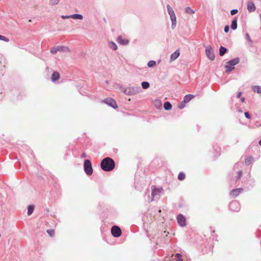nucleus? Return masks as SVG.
<instances>
[{
  "instance_id": "1a4fd4ad",
  "label": "nucleus",
  "mask_w": 261,
  "mask_h": 261,
  "mask_svg": "<svg viewBox=\"0 0 261 261\" xmlns=\"http://www.w3.org/2000/svg\"><path fill=\"white\" fill-rule=\"evenodd\" d=\"M111 233L114 237L118 238L121 236L122 231L119 227L113 226L111 228Z\"/></svg>"
},
{
  "instance_id": "412c9836",
  "label": "nucleus",
  "mask_w": 261,
  "mask_h": 261,
  "mask_svg": "<svg viewBox=\"0 0 261 261\" xmlns=\"http://www.w3.org/2000/svg\"><path fill=\"white\" fill-rule=\"evenodd\" d=\"M164 108L166 111L170 110L172 109V105L169 101H166L164 104Z\"/></svg>"
},
{
  "instance_id": "dca6fc26",
  "label": "nucleus",
  "mask_w": 261,
  "mask_h": 261,
  "mask_svg": "<svg viewBox=\"0 0 261 261\" xmlns=\"http://www.w3.org/2000/svg\"><path fill=\"white\" fill-rule=\"evenodd\" d=\"M60 74L58 72L54 71L51 75V80L52 82H56L60 78Z\"/></svg>"
},
{
  "instance_id": "aec40b11",
  "label": "nucleus",
  "mask_w": 261,
  "mask_h": 261,
  "mask_svg": "<svg viewBox=\"0 0 261 261\" xmlns=\"http://www.w3.org/2000/svg\"><path fill=\"white\" fill-rule=\"evenodd\" d=\"M254 161V158L252 156H250L246 159L245 164L246 166H249Z\"/></svg>"
},
{
  "instance_id": "39448f33",
  "label": "nucleus",
  "mask_w": 261,
  "mask_h": 261,
  "mask_svg": "<svg viewBox=\"0 0 261 261\" xmlns=\"http://www.w3.org/2000/svg\"><path fill=\"white\" fill-rule=\"evenodd\" d=\"M84 170L87 175H91L93 173L92 164L89 160H85L84 163Z\"/></svg>"
},
{
  "instance_id": "a18cd8bd",
  "label": "nucleus",
  "mask_w": 261,
  "mask_h": 261,
  "mask_svg": "<svg viewBox=\"0 0 261 261\" xmlns=\"http://www.w3.org/2000/svg\"><path fill=\"white\" fill-rule=\"evenodd\" d=\"M86 157H87V154H86V153H85V152L82 153V154H81V158H86Z\"/></svg>"
},
{
  "instance_id": "a878e982",
  "label": "nucleus",
  "mask_w": 261,
  "mask_h": 261,
  "mask_svg": "<svg viewBox=\"0 0 261 261\" xmlns=\"http://www.w3.org/2000/svg\"><path fill=\"white\" fill-rule=\"evenodd\" d=\"M34 206L33 205H30L28 207V215L30 216L34 212Z\"/></svg>"
},
{
  "instance_id": "473e14b6",
  "label": "nucleus",
  "mask_w": 261,
  "mask_h": 261,
  "mask_svg": "<svg viewBox=\"0 0 261 261\" xmlns=\"http://www.w3.org/2000/svg\"><path fill=\"white\" fill-rule=\"evenodd\" d=\"M156 65V62L153 60L150 61L148 62L147 66L149 67H153Z\"/></svg>"
},
{
  "instance_id": "4c0bfd02",
  "label": "nucleus",
  "mask_w": 261,
  "mask_h": 261,
  "mask_svg": "<svg viewBox=\"0 0 261 261\" xmlns=\"http://www.w3.org/2000/svg\"><path fill=\"white\" fill-rule=\"evenodd\" d=\"M50 52L53 54H56L57 52H58V50H57V47H52L50 50Z\"/></svg>"
},
{
  "instance_id": "de8ad7c7",
  "label": "nucleus",
  "mask_w": 261,
  "mask_h": 261,
  "mask_svg": "<svg viewBox=\"0 0 261 261\" xmlns=\"http://www.w3.org/2000/svg\"><path fill=\"white\" fill-rule=\"evenodd\" d=\"M241 102H244L245 100V98L244 97H242L241 99Z\"/></svg>"
},
{
  "instance_id": "4be33fe9",
  "label": "nucleus",
  "mask_w": 261,
  "mask_h": 261,
  "mask_svg": "<svg viewBox=\"0 0 261 261\" xmlns=\"http://www.w3.org/2000/svg\"><path fill=\"white\" fill-rule=\"evenodd\" d=\"M154 105L155 106V107L158 109H160L161 108H162V103H161V101L159 99H155L154 102Z\"/></svg>"
},
{
  "instance_id": "09e8293b",
  "label": "nucleus",
  "mask_w": 261,
  "mask_h": 261,
  "mask_svg": "<svg viewBox=\"0 0 261 261\" xmlns=\"http://www.w3.org/2000/svg\"><path fill=\"white\" fill-rule=\"evenodd\" d=\"M258 144L260 146H261V139L259 141Z\"/></svg>"
},
{
  "instance_id": "2f4dec72",
  "label": "nucleus",
  "mask_w": 261,
  "mask_h": 261,
  "mask_svg": "<svg viewBox=\"0 0 261 261\" xmlns=\"http://www.w3.org/2000/svg\"><path fill=\"white\" fill-rule=\"evenodd\" d=\"M245 39L248 41L249 44L250 45H252V40L250 38V36L248 33H246L245 34Z\"/></svg>"
},
{
  "instance_id": "5701e85b",
  "label": "nucleus",
  "mask_w": 261,
  "mask_h": 261,
  "mask_svg": "<svg viewBox=\"0 0 261 261\" xmlns=\"http://www.w3.org/2000/svg\"><path fill=\"white\" fill-rule=\"evenodd\" d=\"M252 89L254 92L260 93L261 94V86L257 85L253 86Z\"/></svg>"
},
{
  "instance_id": "7c9ffc66",
  "label": "nucleus",
  "mask_w": 261,
  "mask_h": 261,
  "mask_svg": "<svg viewBox=\"0 0 261 261\" xmlns=\"http://www.w3.org/2000/svg\"><path fill=\"white\" fill-rule=\"evenodd\" d=\"M185 11L187 13L189 14H194L195 13V11L190 7H186Z\"/></svg>"
},
{
  "instance_id": "393cba45",
  "label": "nucleus",
  "mask_w": 261,
  "mask_h": 261,
  "mask_svg": "<svg viewBox=\"0 0 261 261\" xmlns=\"http://www.w3.org/2000/svg\"><path fill=\"white\" fill-rule=\"evenodd\" d=\"M109 46L110 48L114 50H116L117 49V46L115 43L113 41H110L109 43Z\"/></svg>"
},
{
  "instance_id": "cd10ccee",
  "label": "nucleus",
  "mask_w": 261,
  "mask_h": 261,
  "mask_svg": "<svg viewBox=\"0 0 261 261\" xmlns=\"http://www.w3.org/2000/svg\"><path fill=\"white\" fill-rule=\"evenodd\" d=\"M58 51H65L68 50L67 47L64 46H57Z\"/></svg>"
},
{
  "instance_id": "f257e3e1",
  "label": "nucleus",
  "mask_w": 261,
  "mask_h": 261,
  "mask_svg": "<svg viewBox=\"0 0 261 261\" xmlns=\"http://www.w3.org/2000/svg\"><path fill=\"white\" fill-rule=\"evenodd\" d=\"M115 167L114 161L109 157L103 159L100 163V167L105 171H111L114 169Z\"/></svg>"
},
{
  "instance_id": "a19ab883",
  "label": "nucleus",
  "mask_w": 261,
  "mask_h": 261,
  "mask_svg": "<svg viewBox=\"0 0 261 261\" xmlns=\"http://www.w3.org/2000/svg\"><path fill=\"white\" fill-rule=\"evenodd\" d=\"M238 12V10L237 9H232L230 11V14L231 15H234L236 14Z\"/></svg>"
},
{
  "instance_id": "4468645a",
  "label": "nucleus",
  "mask_w": 261,
  "mask_h": 261,
  "mask_svg": "<svg viewBox=\"0 0 261 261\" xmlns=\"http://www.w3.org/2000/svg\"><path fill=\"white\" fill-rule=\"evenodd\" d=\"M170 17L171 20V28L174 29L176 25V17L175 14L174 15H170Z\"/></svg>"
},
{
  "instance_id": "bb28decb",
  "label": "nucleus",
  "mask_w": 261,
  "mask_h": 261,
  "mask_svg": "<svg viewBox=\"0 0 261 261\" xmlns=\"http://www.w3.org/2000/svg\"><path fill=\"white\" fill-rule=\"evenodd\" d=\"M167 9L169 15H172L175 14L174 11L173 9L171 8V7L169 5H167Z\"/></svg>"
},
{
  "instance_id": "e433bc0d",
  "label": "nucleus",
  "mask_w": 261,
  "mask_h": 261,
  "mask_svg": "<svg viewBox=\"0 0 261 261\" xmlns=\"http://www.w3.org/2000/svg\"><path fill=\"white\" fill-rule=\"evenodd\" d=\"M186 103L184 102V100H183L181 102H180L178 104V108L179 109H182L185 107Z\"/></svg>"
},
{
  "instance_id": "2eb2a0df",
  "label": "nucleus",
  "mask_w": 261,
  "mask_h": 261,
  "mask_svg": "<svg viewBox=\"0 0 261 261\" xmlns=\"http://www.w3.org/2000/svg\"><path fill=\"white\" fill-rule=\"evenodd\" d=\"M180 53L178 49L175 50L173 53L170 56V60L171 61H174L176 60L179 56Z\"/></svg>"
},
{
  "instance_id": "79ce46f5",
  "label": "nucleus",
  "mask_w": 261,
  "mask_h": 261,
  "mask_svg": "<svg viewBox=\"0 0 261 261\" xmlns=\"http://www.w3.org/2000/svg\"><path fill=\"white\" fill-rule=\"evenodd\" d=\"M245 116L247 119H250L251 116L248 112H246L244 113Z\"/></svg>"
},
{
  "instance_id": "ea45409f",
  "label": "nucleus",
  "mask_w": 261,
  "mask_h": 261,
  "mask_svg": "<svg viewBox=\"0 0 261 261\" xmlns=\"http://www.w3.org/2000/svg\"><path fill=\"white\" fill-rule=\"evenodd\" d=\"M243 174V172L242 170H240L238 172V175L236 177V180L237 181L242 176Z\"/></svg>"
},
{
  "instance_id": "f03ea898",
  "label": "nucleus",
  "mask_w": 261,
  "mask_h": 261,
  "mask_svg": "<svg viewBox=\"0 0 261 261\" xmlns=\"http://www.w3.org/2000/svg\"><path fill=\"white\" fill-rule=\"evenodd\" d=\"M120 89L123 93L128 96L136 95L141 91V88L140 86H132L125 88L123 86L120 85Z\"/></svg>"
},
{
  "instance_id": "f3484780",
  "label": "nucleus",
  "mask_w": 261,
  "mask_h": 261,
  "mask_svg": "<svg viewBox=\"0 0 261 261\" xmlns=\"http://www.w3.org/2000/svg\"><path fill=\"white\" fill-rule=\"evenodd\" d=\"M237 20L238 18L237 17H234L232 20L231 24V29L232 30H236L237 29L238 24H237Z\"/></svg>"
},
{
  "instance_id": "c85d7f7f",
  "label": "nucleus",
  "mask_w": 261,
  "mask_h": 261,
  "mask_svg": "<svg viewBox=\"0 0 261 261\" xmlns=\"http://www.w3.org/2000/svg\"><path fill=\"white\" fill-rule=\"evenodd\" d=\"M141 86L143 89H146L149 87L150 84L148 82H142Z\"/></svg>"
},
{
  "instance_id": "a211bd4d",
  "label": "nucleus",
  "mask_w": 261,
  "mask_h": 261,
  "mask_svg": "<svg viewBox=\"0 0 261 261\" xmlns=\"http://www.w3.org/2000/svg\"><path fill=\"white\" fill-rule=\"evenodd\" d=\"M194 95L192 94H187L184 97V102L188 103L189 102L193 97Z\"/></svg>"
},
{
  "instance_id": "0eeeda50",
  "label": "nucleus",
  "mask_w": 261,
  "mask_h": 261,
  "mask_svg": "<svg viewBox=\"0 0 261 261\" xmlns=\"http://www.w3.org/2000/svg\"><path fill=\"white\" fill-rule=\"evenodd\" d=\"M101 102L107 104L114 109H116L118 108L116 101L112 98H107L102 100Z\"/></svg>"
},
{
  "instance_id": "c9c22d12",
  "label": "nucleus",
  "mask_w": 261,
  "mask_h": 261,
  "mask_svg": "<svg viewBox=\"0 0 261 261\" xmlns=\"http://www.w3.org/2000/svg\"><path fill=\"white\" fill-rule=\"evenodd\" d=\"M175 257L177 258L176 261H182V255L180 253H176L175 254Z\"/></svg>"
},
{
  "instance_id": "49530a36",
  "label": "nucleus",
  "mask_w": 261,
  "mask_h": 261,
  "mask_svg": "<svg viewBox=\"0 0 261 261\" xmlns=\"http://www.w3.org/2000/svg\"><path fill=\"white\" fill-rule=\"evenodd\" d=\"M241 94H242V92H239L238 93V94H237V97L238 98H239V97L241 96Z\"/></svg>"
},
{
  "instance_id": "8fccbe9b",
  "label": "nucleus",
  "mask_w": 261,
  "mask_h": 261,
  "mask_svg": "<svg viewBox=\"0 0 261 261\" xmlns=\"http://www.w3.org/2000/svg\"><path fill=\"white\" fill-rule=\"evenodd\" d=\"M106 83L107 84H109V81H106Z\"/></svg>"
},
{
  "instance_id": "c03bdc74",
  "label": "nucleus",
  "mask_w": 261,
  "mask_h": 261,
  "mask_svg": "<svg viewBox=\"0 0 261 261\" xmlns=\"http://www.w3.org/2000/svg\"><path fill=\"white\" fill-rule=\"evenodd\" d=\"M61 17L63 19L71 18V15H62Z\"/></svg>"
},
{
  "instance_id": "20e7f679",
  "label": "nucleus",
  "mask_w": 261,
  "mask_h": 261,
  "mask_svg": "<svg viewBox=\"0 0 261 261\" xmlns=\"http://www.w3.org/2000/svg\"><path fill=\"white\" fill-rule=\"evenodd\" d=\"M239 62L240 59L238 57L232 59L228 61L225 66L226 72L229 73L230 72L232 71L234 69V66L238 64L239 63Z\"/></svg>"
},
{
  "instance_id": "f8f14e48",
  "label": "nucleus",
  "mask_w": 261,
  "mask_h": 261,
  "mask_svg": "<svg viewBox=\"0 0 261 261\" xmlns=\"http://www.w3.org/2000/svg\"><path fill=\"white\" fill-rule=\"evenodd\" d=\"M243 189L241 188L232 189L230 192V195L233 197H236L239 195V194L243 191Z\"/></svg>"
},
{
  "instance_id": "58836bf2",
  "label": "nucleus",
  "mask_w": 261,
  "mask_h": 261,
  "mask_svg": "<svg viewBox=\"0 0 261 261\" xmlns=\"http://www.w3.org/2000/svg\"><path fill=\"white\" fill-rule=\"evenodd\" d=\"M47 232L51 237L53 236L55 234V231L54 229H48L47 230Z\"/></svg>"
},
{
  "instance_id": "9d476101",
  "label": "nucleus",
  "mask_w": 261,
  "mask_h": 261,
  "mask_svg": "<svg viewBox=\"0 0 261 261\" xmlns=\"http://www.w3.org/2000/svg\"><path fill=\"white\" fill-rule=\"evenodd\" d=\"M177 220L179 226L184 227L186 225V219L182 214H178L177 216Z\"/></svg>"
},
{
  "instance_id": "72a5a7b5",
  "label": "nucleus",
  "mask_w": 261,
  "mask_h": 261,
  "mask_svg": "<svg viewBox=\"0 0 261 261\" xmlns=\"http://www.w3.org/2000/svg\"><path fill=\"white\" fill-rule=\"evenodd\" d=\"M60 0H49V4L51 6L57 5Z\"/></svg>"
},
{
  "instance_id": "b1692460",
  "label": "nucleus",
  "mask_w": 261,
  "mask_h": 261,
  "mask_svg": "<svg viewBox=\"0 0 261 261\" xmlns=\"http://www.w3.org/2000/svg\"><path fill=\"white\" fill-rule=\"evenodd\" d=\"M71 18L74 19L81 20L83 18V16L82 14H74L71 15Z\"/></svg>"
},
{
  "instance_id": "f704fd0d",
  "label": "nucleus",
  "mask_w": 261,
  "mask_h": 261,
  "mask_svg": "<svg viewBox=\"0 0 261 261\" xmlns=\"http://www.w3.org/2000/svg\"><path fill=\"white\" fill-rule=\"evenodd\" d=\"M0 40H2V41H4L6 42H8L10 41L9 38L6 37L4 36L1 35H0Z\"/></svg>"
},
{
  "instance_id": "6e6552de",
  "label": "nucleus",
  "mask_w": 261,
  "mask_h": 261,
  "mask_svg": "<svg viewBox=\"0 0 261 261\" xmlns=\"http://www.w3.org/2000/svg\"><path fill=\"white\" fill-rule=\"evenodd\" d=\"M230 210L234 212H238L240 210V204L237 200L232 201L229 205Z\"/></svg>"
},
{
  "instance_id": "ddd939ff",
  "label": "nucleus",
  "mask_w": 261,
  "mask_h": 261,
  "mask_svg": "<svg viewBox=\"0 0 261 261\" xmlns=\"http://www.w3.org/2000/svg\"><path fill=\"white\" fill-rule=\"evenodd\" d=\"M117 42L121 45H127L129 43V41L127 39H123L121 36H119L117 38Z\"/></svg>"
},
{
  "instance_id": "423d86ee",
  "label": "nucleus",
  "mask_w": 261,
  "mask_h": 261,
  "mask_svg": "<svg viewBox=\"0 0 261 261\" xmlns=\"http://www.w3.org/2000/svg\"><path fill=\"white\" fill-rule=\"evenodd\" d=\"M205 54L207 57L211 61L214 60L215 56L214 50L211 46H207L205 47Z\"/></svg>"
},
{
  "instance_id": "6ab92c4d",
  "label": "nucleus",
  "mask_w": 261,
  "mask_h": 261,
  "mask_svg": "<svg viewBox=\"0 0 261 261\" xmlns=\"http://www.w3.org/2000/svg\"><path fill=\"white\" fill-rule=\"evenodd\" d=\"M227 51V49L226 47L221 46L219 48V55L221 57L223 56Z\"/></svg>"
},
{
  "instance_id": "7ed1b4c3",
  "label": "nucleus",
  "mask_w": 261,
  "mask_h": 261,
  "mask_svg": "<svg viewBox=\"0 0 261 261\" xmlns=\"http://www.w3.org/2000/svg\"><path fill=\"white\" fill-rule=\"evenodd\" d=\"M163 190L162 188H157L154 186H151V198H150L149 192H146L145 195L148 194V201L150 202L152 201L154 199L159 198L161 194L163 193Z\"/></svg>"
},
{
  "instance_id": "9b49d317",
  "label": "nucleus",
  "mask_w": 261,
  "mask_h": 261,
  "mask_svg": "<svg viewBox=\"0 0 261 261\" xmlns=\"http://www.w3.org/2000/svg\"><path fill=\"white\" fill-rule=\"evenodd\" d=\"M247 6V10L249 12H254L256 10V7L252 1H248Z\"/></svg>"
},
{
  "instance_id": "c756f323",
  "label": "nucleus",
  "mask_w": 261,
  "mask_h": 261,
  "mask_svg": "<svg viewBox=\"0 0 261 261\" xmlns=\"http://www.w3.org/2000/svg\"><path fill=\"white\" fill-rule=\"evenodd\" d=\"M186 177V175H185V174L182 172H180L179 174H178V179L179 180H184Z\"/></svg>"
},
{
  "instance_id": "37998d69",
  "label": "nucleus",
  "mask_w": 261,
  "mask_h": 261,
  "mask_svg": "<svg viewBox=\"0 0 261 261\" xmlns=\"http://www.w3.org/2000/svg\"><path fill=\"white\" fill-rule=\"evenodd\" d=\"M229 30V27L228 25L225 26L224 31L225 33H228Z\"/></svg>"
}]
</instances>
